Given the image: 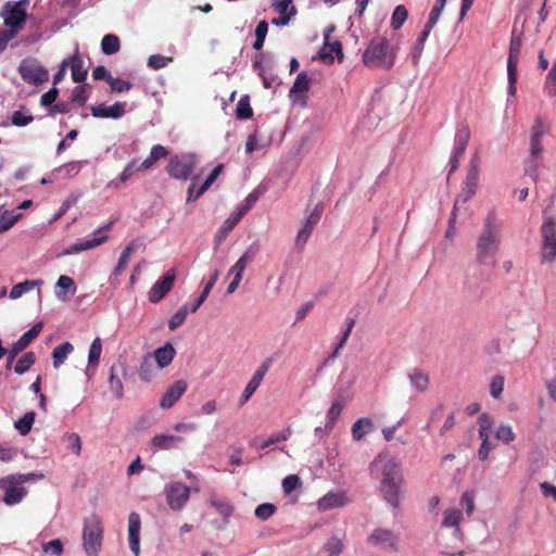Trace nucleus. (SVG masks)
<instances>
[{
    "label": "nucleus",
    "mask_w": 556,
    "mask_h": 556,
    "mask_svg": "<svg viewBox=\"0 0 556 556\" xmlns=\"http://www.w3.org/2000/svg\"><path fill=\"white\" fill-rule=\"evenodd\" d=\"M348 500L343 492H328L317 502V507L320 511H326L333 508H340L346 505Z\"/></svg>",
    "instance_id": "nucleus-23"
},
{
    "label": "nucleus",
    "mask_w": 556,
    "mask_h": 556,
    "mask_svg": "<svg viewBox=\"0 0 556 556\" xmlns=\"http://www.w3.org/2000/svg\"><path fill=\"white\" fill-rule=\"evenodd\" d=\"M72 78L75 83H83L87 78V70L84 68L80 60L72 62Z\"/></svg>",
    "instance_id": "nucleus-59"
},
{
    "label": "nucleus",
    "mask_w": 556,
    "mask_h": 556,
    "mask_svg": "<svg viewBox=\"0 0 556 556\" xmlns=\"http://www.w3.org/2000/svg\"><path fill=\"white\" fill-rule=\"evenodd\" d=\"M184 439L174 434H157L152 439V445L160 450H170L176 447Z\"/></svg>",
    "instance_id": "nucleus-34"
},
{
    "label": "nucleus",
    "mask_w": 556,
    "mask_h": 556,
    "mask_svg": "<svg viewBox=\"0 0 556 556\" xmlns=\"http://www.w3.org/2000/svg\"><path fill=\"white\" fill-rule=\"evenodd\" d=\"M163 493L168 507L174 511H180L190 500L191 489L180 481H173L165 484Z\"/></svg>",
    "instance_id": "nucleus-8"
},
{
    "label": "nucleus",
    "mask_w": 556,
    "mask_h": 556,
    "mask_svg": "<svg viewBox=\"0 0 556 556\" xmlns=\"http://www.w3.org/2000/svg\"><path fill=\"white\" fill-rule=\"evenodd\" d=\"M157 367L152 363V355L148 353L143 356L139 367V378L144 382L152 381L157 375Z\"/></svg>",
    "instance_id": "nucleus-31"
},
{
    "label": "nucleus",
    "mask_w": 556,
    "mask_h": 556,
    "mask_svg": "<svg viewBox=\"0 0 556 556\" xmlns=\"http://www.w3.org/2000/svg\"><path fill=\"white\" fill-rule=\"evenodd\" d=\"M121 43L116 35H105L101 40V50L106 55L115 54L119 51Z\"/></svg>",
    "instance_id": "nucleus-44"
},
{
    "label": "nucleus",
    "mask_w": 556,
    "mask_h": 556,
    "mask_svg": "<svg viewBox=\"0 0 556 556\" xmlns=\"http://www.w3.org/2000/svg\"><path fill=\"white\" fill-rule=\"evenodd\" d=\"M344 407V402L341 397L334 399L329 407L326 416V424H328V428H333L337 420L339 419Z\"/></svg>",
    "instance_id": "nucleus-42"
},
{
    "label": "nucleus",
    "mask_w": 556,
    "mask_h": 556,
    "mask_svg": "<svg viewBox=\"0 0 556 556\" xmlns=\"http://www.w3.org/2000/svg\"><path fill=\"white\" fill-rule=\"evenodd\" d=\"M479 166L480 160L475 154L470 160V166L463 184L462 192L455 201L454 208H457L459 203H466L470 198L475 195L479 186Z\"/></svg>",
    "instance_id": "nucleus-10"
},
{
    "label": "nucleus",
    "mask_w": 556,
    "mask_h": 556,
    "mask_svg": "<svg viewBox=\"0 0 556 556\" xmlns=\"http://www.w3.org/2000/svg\"><path fill=\"white\" fill-rule=\"evenodd\" d=\"M260 252V243L257 241L252 242L243 252V254L238 258L243 262L244 265H249L254 261L255 256Z\"/></svg>",
    "instance_id": "nucleus-56"
},
{
    "label": "nucleus",
    "mask_w": 556,
    "mask_h": 556,
    "mask_svg": "<svg viewBox=\"0 0 556 556\" xmlns=\"http://www.w3.org/2000/svg\"><path fill=\"white\" fill-rule=\"evenodd\" d=\"M116 368L115 366L111 367V374L109 379L110 390L117 399H121L123 396L124 392V386L119 377L115 374Z\"/></svg>",
    "instance_id": "nucleus-53"
},
{
    "label": "nucleus",
    "mask_w": 556,
    "mask_h": 556,
    "mask_svg": "<svg viewBox=\"0 0 556 556\" xmlns=\"http://www.w3.org/2000/svg\"><path fill=\"white\" fill-rule=\"evenodd\" d=\"M301 486L300 477L296 475H289L282 480V490L286 494L292 493Z\"/></svg>",
    "instance_id": "nucleus-60"
},
{
    "label": "nucleus",
    "mask_w": 556,
    "mask_h": 556,
    "mask_svg": "<svg viewBox=\"0 0 556 556\" xmlns=\"http://www.w3.org/2000/svg\"><path fill=\"white\" fill-rule=\"evenodd\" d=\"M258 198V190L252 191L250 194H248L243 203H241L233 213L241 219L242 216L252 208V206L256 203Z\"/></svg>",
    "instance_id": "nucleus-47"
},
{
    "label": "nucleus",
    "mask_w": 556,
    "mask_h": 556,
    "mask_svg": "<svg viewBox=\"0 0 556 556\" xmlns=\"http://www.w3.org/2000/svg\"><path fill=\"white\" fill-rule=\"evenodd\" d=\"M446 0H437L433 8L430 11L428 23L430 26H434L440 18V15L445 7Z\"/></svg>",
    "instance_id": "nucleus-63"
},
{
    "label": "nucleus",
    "mask_w": 556,
    "mask_h": 556,
    "mask_svg": "<svg viewBox=\"0 0 556 556\" xmlns=\"http://www.w3.org/2000/svg\"><path fill=\"white\" fill-rule=\"evenodd\" d=\"M36 355L34 352H26L15 364L14 371L18 375H23L29 370L35 364Z\"/></svg>",
    "instance_id": "nucleus-46"
},
{
    "label": "nucleus",
    "mask_w": 556,
    "mask_h": 556,
    "mask_svg": "<svg viewBox=\"0 0 556 556\" xmlns=\"http://www.w3.org/2000/svg\"><path fill=\"white\" fill-rule=\"evenodd\" d=\"M371 475L380 480L383 498L394 508L400 505L403 476L400 462L390 453H380L369 465Z\"/></svg>",
    "instance_id": "nucleus-1"
},
{
    "label": "nucleus",
    "mask_w": 556,
    "mask_h": 556,
    "mask_svg": "<svg viewBox=\"0 0 556 556\" xmlns=\"http://www.w3.org/2000/svg\"><path fill=\"white\" fill-rule=\"evenodd\" d=\"M325 551L328 556H339L343 551V540L338 535H332L325 544Z\"/></svg>",
    "instance_id": "nucleus-50"
},
{
    "label": "nucleus",
    "mask_w": 556,
    "mask_h": 556,
    "mask_svg": "<svg viewBox=\"0 0 556 556\" xmlns=\"http://www.w3.org/2000/svg\"><path fill=\"white\" fill-rule=\"evenodd\" d=\"M175 282V271L173 269L157 279L148 292V299L151 303H159L173 288Z\"/></svg>",
    "instance_id": "nucleus-16"
},
{
    "label": "nucleus",
    "mask_w": 556,
    "mask_h": 556,
    "mask_svg": "<svg viewBox=\"0 0 556 556\" xmlns=\"http://www.w3.org/2000/svg\"><path fill=\"white\" fill-rule=\"evenodd\" d=\"M522 41L520 36L515 35L513 33L510 45H509V53L507 59V79L508 87L507 93L510 98L516 94V83H517V65L519 62V54L521 51Z\"/></svg>",
    "instance_id": "nucleus-9"
},
{
    "label": "nucleus",
    "mask_w": 556,
    "mask_h": 556,
    "mask_svg": "<svg viewBox=\"0 0 556 556\" xmlns=\"http://www.w3.org/2000/svg\"><path fill=\"white\" fill-rule=\"evenodd\" d=\"M167 154L168 152L165 147L161 144L153 146L149 156L138 165V169H150L159 160L164 159Z\"/></svg>",
    "instance_id": "nucleus-32"
},
{
    "label": "nucleus",
    "mask_w": 556,
    "mask_h": 556,
    "mask_svg": "<svg viewBox=\"0 0 556 556\" xmlns=\"http://www.w3.org/2000/svg\"><path fill=\"white\" fill-rule=\"evenodd\" d=\"M364 63L369 67L390 68L394 64V53L386 38H374L363 55Z\"/></svg>",
    "instance_id": "nucleus-3"
},
{
    "label": "nucleus",
    "mask_w": 556,
    "mask_h": 556,
    "mask_svg": "<svg viewBox=\"0 0 556 556\" xmlns=\"http://www.w3.org/2000/svg\"><path fill=\"white\" fill-rule=\"evenodd\" d=\"M210 504L224 517V523H228V519L233 511L231 503L223 497H219L215 492H211Z\"/></svg>",
    "instance_id": "nucleus-29"
},
{
    "label": "nucleus",
    "mask_w": 556,
    "mask_h": 556,
    "mask_svg": "<svg viewBox=\"0 0 556 556\" xmlns=\"http://www.w3.org/2000/svg\"><path fill=\"white\" fill-rule=\"evenodd\" d=\"M28 3V0L8 1L0 13L4 25L9 29L14 30L16 35L23 29L26 23Z\"/></svg>",
    "instance_id": "nucleus-5"
},
{
    "label": "nucleus",
    "mask_w": 556,
    "mask_h": 556,
    "mask_svg": "<svg viewBox=\"0 0 556 556\" xmlns=\"http://www.w3.org/2000/svg\"><path fill=\"white\" fill-rule=\"evenodd\" d=\"M125 102H115L113 105L99 104L91 106V114L98 118H121L125 114Z\"/></svg>",
    "instance_id": "nucleus-22"
},
{
    "label": "nucleus",
    "mask_w": 556,
    "mask_h": 556,
    "mask_svg": "<svg viewBox=\"0 0 556 556\" xmlns=\"http://www.w3.org/2000/svg\"><path fill=\"white\" fill-rule=\"evenodd\" d=\"M56 288L65 290V292H61V291L55 292V296L61 301H64L67 299V293L73 295L77 291V287H76L74 280L70 276H66V275H61L58 278Z\"/></svg>",
    "instance_id": "nucleus-37"
},
{
    "label": "nucleus",
    "mask_w": 556,
    "mask_h": 556,
    "mask_svg": "<svg viewBox=\"0 0 556 556\" xmlns=\"http://www.w3.org/2000/svg\"><path fill=\"white\" fill-rule=\"evenodd\" d=\"M43 285L42 279L25 280L14 285L10 291L9 298L11 300H17L25 293L30 292L35 288H40Z\"/></svg>",
    "instance_id": "nucleus-30"
},
{
    "label": "nucleus",
    "mask_w": 556,
    "mask_h": 556,
    "mask_svg": "<svg viewBox=\"0 0 556 556\" xmlns=\"http://www.w3.org/2000/svg\"><path fill=\"white\" fill-rule=\"evenodd\" d=\"M102 353V341L99 337L94 338L88 351V365L86 372L89 374L90 369H96L99 365Z\"/></svg>",
    "instance_id": "nucleus-35"
},
{
    "label": "nucleus",
    "mask_w": 556,
    "mask_h": 556,
    "mask_svg": "<svg viewBox=\"0 0 556 556\" xmlns=\"http://www.w3.org/2000/svg\"><path fill=\"white\" fill-rule=\"evenodd\" d=\"M543 263H553L556 260V219L554 216L544 213L541 226Z\"/></svg>",
    "instance_id": "nucleus-6"
},
{
    "label": "nucleus",
    "mask_w": 556,
    "mask_h": 556,
    "mask_svg": "<svg viewBox=\"0 0 556 556\" xmlns=\"http://www.w3.org/2000/svg\"><path fill=\"white\" fill-rule=\"evenodd\" d=\"M368 543L382 551H397L399 536L389 529L378 528L368 536Z\"/></svg>",
    "instance_id": "nucleus-14"
},
{
    "label": "nucleus",
    "mask_w": 556,
    "mask_h": 556,
    "mask_svg": "<svg viewBox=\"0 0 556 556\" xmlns=\"http://www.w3.org/2000/svg\"><path fill=\"white\" fill-rule=\"evenodd\" d=\"M218 278H219V271L217 269H215L212 273L210 280L206 282V285L202 289L201 294L198 296V299L190 306L191 313L197 312L200 308V306L204 303V301L207 299L212 288L214 287V285L216 283Z\"/></svg>",
    "instance_id": "nucleus-36"
},
{
    "label": "nucleus",
    "mask_w": 556,
    "mask_h": 556,
    "mask_svg": "<svg viewBox=\"0 0 556 556\" xmlns=\"http://www.w3.org/2000/svg\"><path fill=\"white\" fill-rule=\"evenodd\" d=\"M172 61L170 58H166L160 54H153L148 59V65L153 70H161L168 65Z\"/></svg>",
    "instance_id": "nucleus-64"
},
{
    "label": "nucleus",
    "mask_w": 556,
    "mask_h": 556,
    "mask_svg": "<svg viewBox=\"0 0 556 556\" xmlns=\"http://www.w3.org/2000/svg\"><path fill=\"white\" fill-rule=\"evenodd\" d=\"M470 138V129L467 125H463L458 128L456 136H455V144L454 150L451 155L448 166H450V173H453L458 168L459 165V159L466 151V148L468 146Z\"/></svg>",
    "instance_id": "nucleus-15"
},
{
    "label": "nucleus",
    "mask_w": 556,
    "mask_h": 556,
    "mask_svg": "<svg viewBox=\"0 0 556 556\" xmlns=\"http://www.w3.org/2000/svg\"><path fill=\"white\" fill-rule=\"evenodd\" d=\"M239 220L240 218L235 213H231V215L223 223L215 236V249H217L225 241L227 236L236 227Z\"/></svg>",
    "instance_id": "nucleus-33"
},
{
    "label": "nucleus",
    "mask_w": 556,
    "mask_h": 556,
    "mask_svg": "<svg viewBox=\"0 0 556 556\" xmlns=\"http://www.w3.org/2000/svg\"><path fill=\"white\" fill-rule=\"evenodd\" d=\"M410 388L416 393H425L429 388V376L419 370L414 369L407 374Z\"/></svg>",
    "instance_id": "nucleus-26"
},
{
    "label": "nucleus",
    "mask_w": 556,
    "mask_h": 556,
    "mask_svg": "<svg viewBox=\"0 0 556 556\" xmlns=\"http://www.w3.org/2000/svg\"><path fill=\"white\" fill-rule=\"evenodd\" d=\"M137 249L138 244L135 241L130 242L124 248L118 258L117 265L114 269V275H121L125 270L131 254L135 253Z\"/></svg>",
    "instance_id": "nucleus-40"
},
{
    "label": "nucleus",
    "mask_w": 556,
    "mask_h": 556,
    "mask_svg": "<svg viewBox=\"0 0 556 556\" xmlns=\"http://www.w3.org/2000/svg\"><path fill=\"white\" fill-rule=\"evenodd\" d=\"M503 219L490 211L476 241V261L481 266H495V258L502 244Z\"/></svg>",
    "instance_id": "nucleus-2"
},
{
    "label": "nucleus",
    "mask_w": 556,
    "mask_h": 556,
    "mask_svg": "<svg viewBox=\"0 0 556 556\" xmlns=\"http://www.w3.org/2000/svg\"><path fill=\"white\" fill-rule=\"evenodd\" d=\"M463 518V514L457 508H448L443 513L442 526L445 528H453L454 535L456 539L462 540V530L459 528V522Z\"/></svg>",
    "instance_id": "nucleus-25"
},
{
    "label": "nucleus",
    "mask_w": 556,
    "mask_h": 556,
    "mask_svg": "<svg viewBox=\"0 0 556 556\" xmlns=\"http://www.w3.org/2000/svg\"><path fill=\"white\" fill-rule=\"evenodd\" d=\"M224 168V165L223 164H218L211 173L210 175L207 176V178L205 179V181L199 187L198 191H197V195H202L213 184L214 181L217 179V177L219 176V174L222 173Z\"/></svg>",
    "instance_id": "nucleus-54"
},
{
    "label": "nucleus",
    "mask_w": 556,
    "mask_h": 556,
    "mask_svg": "<svg viewBox=\"0 0 556 556\" xmlns=\"http://www.w3.org/2000/svg\"><path fill=\"white\" fill-rule=\"evenodd\" d=\"M189 312L191 311L187 305L181 306L168 320L169 330H176L179 326H181L185 323Z\"/></svg>",
    "instance_id": "nucleus-51"
},
{
    "label": "nucleus",
    "mask_w": 556,
    "mask_h": 556,
    "mask_svg": "<svg viewBox=\"0 0 556 556\" xmlns=\"http://www.w3.org/2000/svg\"><path fill=\"white\" fill-rule=\"evenodd\" d=\"M42 551L46 554L61 556L63 554V544L56 539L42 544Z\"/></svg>",
    "instance_id": "nucleus-61"
},
{
    "label": "nucleus",
    "mask_w": 556,
    "mask_h": 556,
    "mask_svg": "<svg viewBox=\"0 0 556 556\" xmlns=\"http://www.w3.org/2000/svg\"><path fill=\"white\" fill-rule=\"evenodd\" d=\"M504 377L496 375L490 382V395L493 399H500L504 390Z\"/></svg>",
    "instance_id": "nucleus-57"
},
{
    "label": "nucleus",
    "mask_w": 556,
    "mask_h": 556,
    "mask_svg": "<svg viewBox=\"0 0 556 556\" xmlns=\"http://www.w3.org/2000/svg\"><path fill=\"white\" fill-rule=\"evenodd\" d=\"M236 114L237 117L240 119H247L252 116L253 111L250 106L249 98L247 96L239 100L236 109Z\"/></svg>",
    "instance_id": "nucleus-55"
},
{
    "label": "nucleus",
    "mask_w": 556,
    "mask_h": 556,
    "mask_svg": "<svg viewBox=\"0 0 556 556\" xmlns=\"http://www.w3.org/2000/svg\"><path fill=\"white\" fill-rule=\"evenodd\" d=\"M374 429L375 425L370 418H358L352 426V438L354 441H361L365 435L371 433Z\"/></svg>",
    "instance_id": "nucleus-28"
},
{
    "label": "nucleus",
    "mask_w": 556,
    "mask_h": 556,
    "mask_svg": "<svg viewBox=\"0 0 556 556\" xmlns=\"http://www.w3.org/2000/svg\"><path fill=\"white\" fill-rule=\"evenodd\" d=\"M103 527L100 518L92 514L84 520L83 547L87 556H98L102 548Z\"/></svg>",
    "instance_id": "nucleus-4"
},
{
    "label": "nucleus",
    "mask_w": 556,
    "mask_h": 556,
    "mask_svg": "<svg viewBox=\"0 0 556 556\" xmlns=\"http://www.w3.org/2000/svg\"><path fill=\"white\" fill-rule=\"evenodd\" d=\"M21 217L15 211H4L0 215V232L9 230Z\"/></svg>",
    "instance_id": "nucleus-49"
},
{
    "label": "nucleus",
    "mask_w": 556,
    "mask_h": 556,
    "mask_svg": "<svg viewBox=\"0 0 556 556\" xmlns=\"http://www.w3.org/2000/svg\"><path fill=\"white\" fill-rule=\"evenodd\" d=\"M270 367L269 361L263 362L260 367L255 370L252 378L245 386L240 399H239V405H244L251 396L254 394V392L257 390V388L261 386L265 375L267 374L268 369Z\"/></svg>",
    "instance_id": "nucleus-20"
},
{
    "label": "nucleus",
    "mask_w": 556,
    "mask_h": 556,
    "mask_svg": "<svg viewBox=\"0 0 556 556\" xmlns=\"http://www.w3.org/2000/svg\"><path fill=\"white\" fill-rule=\"evenodd\" d=\"M275 511L276 506L274 504L263 503L255 508L254 514L258 519L267 520L275 514Z\"/></svg>",
    "instance_id": "nucleus-58"
},
{
    "label": "nucleus",
    "mask_w": 556,
    "mask_h": 556,
    "mask_svg": "<svg viewBox=\"0 0 556 556\" xmlns=\"http://www.w3.org/2000/svg\"><path fill=\"white\" fill-rule=\"evenodd\" d=\"M43 324L41 321L36 323L29 330L23 333L16 342L13 343L11 350L9 351L7 368H10L13 359L17 356V354L26 349L30 342L39 336Z\"/></svg>",
    "instance_id": "nucleus-18"
},
{
    "label": "nucleus",
    "mask_w": 556,
    "mask_h": 556,
    "mask_svg": "<svg viewBox=\"0 0 556 556\" xmlns=\"http://www.w3.org/2000/svg\"><path fill=\"white\" fill-rule=\"evenodd\" d=\"M62 442L65 444V447L70 453L74 454L75 456L80 455L83 442L78 433L65 432L62 435Z\"/></svg>",
    "instance_id": "nucleus-39"
},
{
    "label": "nucleus",
    "mask_w": 556,
    "mask_h": 556,
    "mask_svg": "<svg viewBox=\"0 0 556 556\" xmlns=\"http://www.w3.org/2000/svg\"><path fill=\"white\" fill-rule=\"evenodd\" d=\"M140 531H141V517L137 511H131L128 515V529L127 539L130 551L135 556H139L140 548Z\"/></svg>",
    "instance_id": "nucleus-19"
},
{
    "label": "nucleus",
    "mask_w": 556,
    "mask_h": 556,
    "mask_svg": "<svg viewBox=\"0 0 556 556\" xmlns=\"http://www.w3.org/2000/svg\"><path fill=\"white\" fill-rule=\"evenodd\" d=\"M74 351V346L71 342H63L62 344L55 346L52 351V359H53V367L59 368L68 355Z\"/></svg>",
    "instance_id": "nucleus-38"
},
{
    "label": "nucleus",
    "mask_w": 556,
    "mask_h": 556,
    "mask_svg": "<svg viewBox=\"0 0 556 556\" xmlns=\"http://www.w3.org/2000/svg\"><path fill=\"white\" fill-rule=\"evenodd\" d=\"M323 211V205L317 204L313 212L308 215V217L303 223L301 229L298 231V235L295 237V245L300 249H302L306 242L308 241L315 226L320 220V215Z\"/></svg>",
    "instance_id": "nucleus-17"
},
{
    "label": "nucleus",
    "mask_w": 556,
    "mask_h": 556,
    "mask_svg": "<svg viewBox=\"0 0 556 556\" xmlns=\"http://www.w3.org/2000/svg\"><path fill=\"white\" fill-rule=\"evenodd\" d=\"M22 78L30 84H40L49 79L48 71L37 60H24L18 67Z\"/></svg>",
    "instance_id": "nucleus-12"
},
{
    "label": "nucleus",
    "mask_w": 556,
    "mask_h": 556,
    "mask_svg": "<svg viewBox=\"0 0 556 556\" xmlns=\"http://www.w3.org/2000/svg\"><path fill=\"white\" fill-rule=\"evenodd\" d=\"M311 85V78L305 72H301L293 84V86L290 89V96L296 94V93H304L307 92Z\"/></svg>",
    "instance_id": "nucleus-45"
},
{
    "label": "nucleus",
    "mask_w": 556,
    "mask_h": 556,
    "mask_svg": "<svg viewBox=\"0 0 556 556\" xmlns=\"http://www.w3.org/2000/svg\"><path fill=\"white\" fill-rule=\"evenodd\" d=\"M71 99L73 103L84 105L88 99L87 86L80 85L75 87Z\"/></svg>",
    "instance_id": "nucleus-62"
},
{
    "label": "nucleus",
    "mask_w": 556,
    "mask_h": 556,
    "mask_svg": "<svg viewBox=\"0 0 556 556\" xmlns=\"http://www.w3.org/2000/svg\"><path fill=\"white\" fill-rule=\"evenodd\" d=\"M198 163L199 160L194 153L175 155L170 157L166 166V172L172 178L186 181L190 178L192 179L191 174Z\"/></svg>",
    "instance_id": "nucleus-7"
},
{
    "label": "nucleus",
    "mask_w": 556,
    "mask_h": 556,
    "mask_svg": "<svg viewBox=\"0 0 556 556\" xmlns=\"http://www.w3.org/2000/svg\"><path fill=\"white\" fill-rule=\"evenodd\" d=\"M112 226V222L104 225L103 227L101 228H98L93 235L96 236L94 238L92 239H87V240H83V241H79V242H76L74 244H71L70 247H67L66 249H64L60 254L59 256H65V255H73V254H78L80 252H84V251H87V250H90V249H94L99 245H101L102 243H104L108 239V236L103 235V236H98L100 235L103 230H108L110 229V227Z\"/></svg>",
    "instance_id": "nucleus-13"
},
{
    "label": "nucleus",
    "mask_w": 556,
    "mask_h": 556,
    "mask_svg": "<svg viewBox=\"0 0 556 556\" xmlns=\"http://www.w3.org/2000/svg\"><path fill=\"white\" fill-rule=\"evenodd\" d=\"M408 12L404 5H397L391 17V27L393 29H399L403 26L405 21L407 20Z\"/></svg>",
    "instance_id": "nucleus-52"
},
{
    "label": "nucleus",
    "mask_w": 556,
    "mask_h": 556,
    "mask_svg": "<svg viewBox=\"0 0 556 556\" xmlns=\"http://www.w3.org/2000/svg\"><path fill=\"white\" fill-rule=\"evenodd\" d=\"M0 490L3 491V502L8 506L21 503L27 494L26 489L13 478V475L0 479Z\"/></svg>",
    "instance_id": "nucleus-11"
},
{
    "label": "nucleus",
    "mask_w": 556,
    "mask_h": 556,
    "mask_svg": "<svg viewBox=\"0 0 556 556\" xmlns=\"http://www.w3.org/2000/svg\"><path fill=\"white\" fill-rule=\"evenodd\" d=\"M292 434L291 427H287L285 430L273 434L267 440H264L262 442H257L256 440L251 443V446H255L258 448H266L271 444L278 443L280 441H287Z\"/></svg>",
    "instance_id": "nucleus-41"
},
{
    "label": "nucleus",
    "mask_w": 556,
    "mask_h": 556,
    "mask_svg": "<svg viewBox=\"0 0 556 556\" xmlns=\"http://www.w3.org/2000/svg\"><path fill=\"white\" fill-rule=\"evenodd\" d=\"M495 437L497 440L502 441L505 444H509L510 442H513L516 439V434H515L511 426L508 424L498 425V427L495 431Z\"/></svg>",
    "instance_id": "nucleus-48"
},
{
    "label": "nucleus",
    "mask_w": 556,
    "mask_h": 556,
    "mask_svg": "<svg viewBox=\"0 0 556 556\" xmlns=\"http://www.w3.org/2000/svg\"><path fill=\"white\" fill-rule=\"evenodd\" d=\"M187 382L178 380L172 384L160 400V406L163 409H168L185 394L187 391Z\"/></svg>",
    "instance_id": "nucleus-21"
},
{
    "label": "nucleus",
    "mask_w": 556,
    "mask_h": 556,
    "mask_svg": "<svg viewBox=\"0 0 556 556\" xmlns=\"http://www.w3.org/2000/svg\"><path fill=\"white\" fill-rule=\"evenodd\" d=\"M333 53L341 60L343 59L342 45L339 40L324 41V46L319 51V56L325 63L333 62Z\"/></svg>",
    "instance_id": "nucleus-27"
},
{
    "label": "nucleus",
    "mask_w": 556,
    "mask_h": 556,
    "mask_svg": "<svg viewBox=\"0 0 556 556\" xmlns=\"http://www.w3.org/2000/svg\"><path fill=\"white\" fill-rule=\"evenodd\" d=\"M35 418L36 414L34 412H27L14 422V428L21 435H26L30 432Z\"/></svg>",
    "instance_id": "nucleus-43"
},
{
    "label": "nucleus",
    "mask_w": 556,
    "mask_h": 556,
    "mask_svg": "<svg viewBox=\"0 0 556 556\" xmlns=\"http://www.w3.org/2000/svg\"><path fill=\"white\" fill-rule=\"evenodd\" d=\"M151 355L154 358L157 368L163 369L173 362L176 355V350L170 343H165L163 346L154 350Z\"/></svg>",
    "instance_id": "nucleus-24"
}]
</instances>
